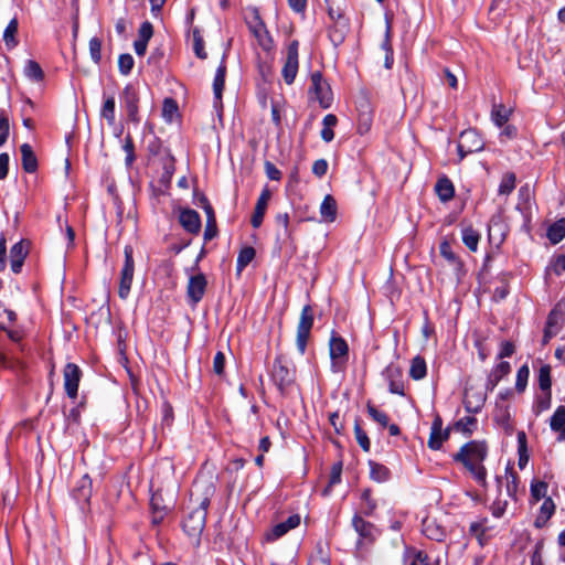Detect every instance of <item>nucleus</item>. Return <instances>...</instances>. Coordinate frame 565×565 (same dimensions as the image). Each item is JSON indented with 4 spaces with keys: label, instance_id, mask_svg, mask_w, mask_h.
<instances>
[{
    "label": "nucleus",
    "instance_id": "obj_16",
    "mask_svg": "<svg viewBox=\"0 0 565 565\" xmlns=\"http://www.w3.org/2000/svg\"><path fill=\"white\" fill-rule=\"evenodd\" d=\"M207 280L204 274L199 273L189 278L186 286V296L189 298L190 303L196 305L199 303L206 290Z\"/></svg>",
    "mask_w": 565,
    "mask_h": 565
},
{
    "label": "nucleus",
    "instance_id": "obj_6",
    "mask_svg": "<svg viewBox=\"0 0 565 565\" xmlns=\"http://www.w3.org/2000/svg\"><path fill=\"white\" fill-rule=\"evenodd\" d=\"M124 266L120 270V279H119V288H118V296L121 299H127L130 289L131 284L134 279V273H135V260H134V249L131 245H126L124 248Z\"/></svg>",
    "mask_w": 565,
    "mask_h": 565
},
{
    "label": "nucleus",
    "instance_id": "obj_13",
    "mask_svg": "<svg viewBox=\"0 0 565 565\" xmlns=\"http://www.w3.org/2000/svg\"><path fill=\"white\" fill-rule=\"evenodd\" d=\"M352 526L359 535L358 544H372L380 535V530L363 515L355 513L352 518Z\"/></svg>",
    "mask_w": 565,
    "mask_h": 565
},
{
    "label": "nucleus",
    "instance_id": "obj_40",
    "mask_svg": "<svg viewBox=\"0 0 565 565\" xmlns=\"http://www.w3.org/2000/svg\"><path fill=\"white\" fill-rule=\"evenodd\" d=\"M381 47L385 52L384 66H385V68L391 70L393 66V63H394V53H393V47H392V43H391V24L390 23H387V25H386L385 36L381 44Z\"/></svg>",
    "mask_w": 565,
    "mask_h": 565
},
{
    "label": "nucleus",
    "instance_id": "obj_34",
    "mask_svg": "<svg viewBox=\"0 0 565 565\" xmlns=\"http://www.w3.org/2000/svg\"><path fill=\"white\" fill-rule=\"evenodd\" d=\"M512 109L503 104H493L491 109V119L498 127H503L510 119Z\"/></svg>",
    "mask_w": 565,
    "mask_h": 565
},
{
    "label": "nucleus",
    "instance_id": "obj_1",
    "mask_svg": "<svg viewBox=\"0 0 565 565\" xmlns=\"http://www.w3.org/2000/svg\"><path fill=\"white\" fill-rule=\"evenodd\" d=\"M214 494L215 484L211 479H195L191 489L190 499L193 507L189 508V511L184 515L182 529L196 545L200 544L201 535L206 523L207 509Z\"/></svg>",
    "mask_w": 565,
    "mask_h": 565
},
{
    "label": "nucleus",
    "instance_id": "obj_47",
    "mask_svg": "<svg viewBox=\"0 0 565 565\" xmlns=\"http://www.w3.org/2000/svg\"><path fill=\"white\" fill-rule=\"evenodd\" d=\"M341 473L342 462L334 463L330 471L328 484L322 491L323 495H329L332 490V487L341 482Z\"/></svg>",
    "mask_w": 565,
    "mask_h": 565
},
{
    "label": "nucleus",
    "instance_id": "obj_41",
    "mask_svg": "<svg viewBox=\"0 0 565 565\" xmlns=\"http://www.w3.org/2000/svg\"><path fill=\"white\" fill-rule=\"evenodd\" d=\"M116 102L114 96L105 98L103 107L100 109V117L105 119L108 126L113 127L116 122L115 117Z\"/></svg>",
    "mask_w": 565,
    "mask_h": 565
},
{
    "label": "nucleus",
    "instance_id": "obj_17",
    "mask_svg": "<svg viewBox=\"0 0 565 565\" xmlns=\"http://www.w3.org/2000/svg\"><path fill=\"white\" fill-rule=\"evenodd\" d=\"M271 199V191L268 186H264L257 202L255 204V209L250 218V224L254 228L260 227L264 221V216L268 206V203Z\"/></svg>",
    "mask_w": 565,
    "mask_h": 565
},
{
    "label": "nucleus",
    "instance_id": "obj_48",
    "mask_svg": "<svg viewBox=\"0 0 565 565\" xmlns=\"http://www.w3.org/2000/svg\"><path fill=\"white\" fill-rule=\"evenodd\" d=\"M406 562L408 565H429L427 554L416 548L407 550Z\"/></svg>",
    "mask_w": 565,
    "mask_h": 565
},
{
    "label": "nucleus",
    "instance_id": "obj_7",
    "mask_svg": "<svg viewBox=\"0 0 565 565\" xmlns=\"http://www.w3.org/2000/svg\"><path fill=\"white\" fill-rule=\"evenodd\" d=\"M310 81L311 86L309 92L315 94V98L322 108H329L332 104L333 96L328 82L322 77L320 72H313L310 76Z\"/></svg>",
    "mask_w": 565,
    "mask_h": 565
},
{
    "label": "nucleus",
    "instance_id": "obj_58",
    "mask_svg": "<svg viewBox=\"0 0 565 565\" xmlns=\"http://www.w3.org/2000/svg\"><path fill=\"white\" fill-rule=\"evenodd\" d=\"M440 255L451 265H460L459 257L452 252L451 245L444 241L439 245Z\"/></svg>",
    "mask_w": 565,
    "mask_h": 565
},
{
    "label": "nucleus",
    "instance_id": "obj_15",
    "mask_svg": "<svg viewBox=\"0 0 565 565\" xmlns=\"http://www.w3.org/2000/svg\"><path fill=\"white\" fill-rule=\"evenodd\" d=\"M384 380L388 383V391L392 394L404 395V382L402 369L394 363L388 364L382 372Z\"/></svg>",
    "mask_w": 565,
    "mask_h": 565
},
{
    "label": "nucleus",
    "instance_id": "obj_25",
    "mask_svg": "<svg viewBox=\"0 0 565 565\" xmlns=\"http://www.w3.org/2000/svg\"><path fill=\"white\" fill-rule=\"evenodd\" d=\"M349 20H339L338 22H333V24L329 28L328 31V36L333 46L337 47L344 42L347 34L349 33Z\"/></svg>",
    "mask_w": 565,
    "mask_h": 565
},
{
    "label": "nucleus",
    "instance_id": "obj_38",
    "mask_svg": "<svg viewBox=\"0 0 565 565\" xmlns=\"http://www.w3.org/2000/svg\"><path fill=\"white\" fill-rule=\"evenodd\" d=\"M255 248L252 246H246L239 250L236 260L237 275H241V273L252 263V260L255 258Z\"/></svg>",
    "mask_w": 565,
    "mask_h": 565
},
{
    "label": "nucleus",
    "instance_id": "obj_3",
    "mask_svg": "<svg viewBox=\"0 0 565 565\" xmlns=\"http://www.w3.org/2000/svg\"><path fill=\"white\" fill-rule=\"evenodd\" d=\"M329 355L331 371L333 373L343 372L349 360V345L335 331H332L329 340Z\"/></svg>",
    "mask_w": 565,
    "mask_h": 565
},
{
    "label": "nucleus",
    "instance_id": "obj_4",
    "mask_svg": "<svg viewBox=\"0 0 565 565\" xmlns=\"http://www.w3.org/2000/svg\"><path fill=\"white\" fill-rule=\"evenodd\" d=\"M246 23L249 32L256 39L258 45L266 52L274 49V40L262 20L257 9H253L250 14L246 18Z\"/></svg>",
    "mask_w": 565,
    "mask_h": 565
},
{
    "label": "nucleus",
    "instance_id": "obj_64",
    "mask_svg": "<svg viewBox=\"0 0 565 565\" xmlns=\"http://www.w3.org/2000/svg\"><path fill=\"white\" fill-rule=\"evenodd\" d=\"M225 369V355L223 352L218 351L214 355L213 359V371L217 375H222Z\"/></svg>",
    "mask_w": 565,
    "mask_h": 565
},
{
    "label": "nucleus",
    "instance_id": "obj_18",
    "mask_svg": "<svg viewBox=\"0 0 565 565\" xmlns=\"http://www.w3.org/2000/svg\"><path fill=\"white\" fill-rule=\"evenodd\" d=\"M179 222L192 235H196L201 231V217L195 210L182 209L179 214Z\"/></svg>",
    "mask_w": 565,
    "mask_h": 565
},
{
    "label": "nucleus",
    "instance_id": "obj_63",
    "mask_svg": "<svg viewBox=\"0 0 565 565\" xmlns=\"http://www.w3.org/2000/svg\"><path fill=\"white\" fill-rule=\"evenodd\" d=\"M153 35V26L149 21H145L141 23L138 30V39L139 41L148 43L149 40Z\"/></svg>",
    "mask_w": 565,
    "mask_h": 565
},
{
    "label": "nucleus",
    "instance_id": "obj_60",
    "mask_svg": "<svg viewBox=\"0 0 565 565\" xmlns=\"http://www.w3.org/2000/svg\"><path fill=\"white\" fill-rule=\"evenodd\" d=\"M547 493V483L545 481H536L531 483V497L537 502L545 499Z\"/></svg>",
    "mask_w": 565,
    "mask_h": 565
},
{
    "label": "nucleus",
    "instance_id": "obj_27",
    "mask_svg": "<svg viewBox=\"0 0 565 565\" xmlns=\"http://www.w3.org/2000/svg\"><path fill=\"white\" fill-rule=\"evenodd\" d=\"M72 494L78 503H88L92 497V480L88 475L83 476L76 487L73 489Z\"/></svg>",
    "mask_w": 565,
    "mask_h": 565
},
{
    "label": "nucleus",
    "instance_id": "obj_20",
    "mask_svg": "<svg viewBox=\"0 0 565 565\" xmlns=\"http://www.w3.org/2000/svg\"><path fill=\"white\" fill-rule=\"evenodd\" d=\"M487 399V393L475 392L472 387L465 390L463 405L469 414L479 413Z\"/></svg>",
    "mask_w": 565,
    "mask_h": 565
},
{
    "label": "nucleus",
    "instance_id": "obj_5",
    "mask_svg": "<svg viewBox=\"0 0 565 565\" xmlns=\"http://www.w3.org/2000/svg\"><path fill=\"white\" fill-rule=\"evenodd\" d=\"M315 315L310 305L303 306L297 326L296 345L301 355L305 354L310 332L313 326Z\"/></svg>",
    "mask_w": 565,
    "mask_h": 565
},
{
    "label": "nucleus",
    "instance_id": "obj_56",
    "mask_svg": "<svg viewBox=\"0 0 565 565\" xmlns=\"http://www.w3.org/2000/svg\"><path fill=\"white\" fill-rule=\"evenodd\" d=\"M178 114V104L173 98H166L162 105V117L171 122Z\"/></svg>",
    "mask_w": 565,
    "mask_h": 565
},
{
    "label": "nucleus",
    "instance_id": "obj_22",
    "mask_svg": "<svg viewBox=\"0 0 565 565\" xmlns=\"http://www.w3.org/2000/svg\"><path fill=\"white\" fill-rule=\"evenodd\" d=\"M28 246L25 241L15 243L10 249V267L14 274L21 273L25 257L28 256Z\"/></svg>",
    "mask_w": 565,
    "mask_h": 565
},
{
    "label": "nucleus",
    "instance_id": "obj_24",
    "mask_svg": "<svg viewBox=\"0 0 565 565\" xmlns=\"http://www.w3.org/2000/svg\"><path fill=\"white\" fill-rule=\"evenodd\" d=\"M275 222L282 228V235L279 233L277 234V243L279 244L278 250L280 252L285 244H292V230L289 226V214L287 212L278 213L275 216Z\"/></svg>",
    "mask_w": 565,
    "mask_h": 565
},
{
    "label": "nucleus",
    "instance_id": "obj_35",
    "mask_svg": "<svg viewBox=\"0 0 565 565\" xmlns=\"http://www.w3.org/2000/svg\"><path fill=\"white\" fill-rule=\"evenodd\" d=\"M370 466V478L376 482H386L391 478L390 469L376 461H369Z\"/></svg>",
    "mask_w": 565,
    "mask_h": 565
},
{
    "label": "nucleus",
    "instance_id": "obj_62",
    "mask_svg": "<svg viewBox=\"0 0 565 565\" xmlns=\"http://www.w3.org/2000/svg\"><path fill=\"white\" fill-rule=\"evenodd\" d=\"M515 188V175L513 173H507L499 186L500 194H510Z\"/></svg>",
    "mask_w": 565,
    "mask_h": 565
},
{
    "label": "nucleus",
    "instance_id": "obj_51",
    "mask_svg": "<svg viewBox=\"0 0 565 565\" xmlns=\"http://www.w3.org/2000/svg\"><path fill=\"white\" fill-rule=\"evenodd\" d=\"M477 418L473 416H466L456 422L455 428L462 431L463 434H472L477 427Z\"/></svg>",
    "mask_w": 565,
    "mask_h": 565
},
{
    "label": "nucleus",
    "instance_id": "obj_59",
    "mask_svg": "<svg viewBox=\"0 0 565 565\" xmlns=\"http://www.w3.org/2000/svg\"><path fill=\"white\" fill-rule=\"evenodd\" d=\"M134 64H135V61L130 54L125 53V54L119 55L118 70L122 75H125V76L129 75L134 67Z\"/></svg>",
    "mask_w": 565,
    "mask_h": 565
},
{
    "label": "nucleus",
    "instance_id": "obj_45",
    "mask_svg": "<svg viewBox=\"0 0 565 565\" xmlns=\"http://www.w3.org/2000/svg\"><path fill=\"white\" fill-rule=\"evenodd\" d=\"M337 124H338V118L335 115L328 114L323 117V120H322L323 128L321 130V138L323 141L330 142L333 140L334 132H333L332 128L334 126H337Z\"/></svg>",
    "mask_w": 565,
    "mask_h": 565
},
{
    "label": "nucleus",
    "instance_id": "obj_55",
    "mask_svg": "<svg viewBox=\"0 0 565 565\" xmlns=\"http://www.w3.org/2000/svg\"><path fill=\"white\" fill-rule=\"evenodd\" d=\"M366 408H367V414L370 415V417L376 422L377 424H380L383 428L387 427L388 426V416L386 413L377 409L374 405H372L371 403H367L366 405Z\"/></svg>",
    "mask_w": 565,
    "mask_h": 565
},
{
    "label": "nucleus",
    "instance_id": "obj_10",
    "mask_svg": "<svg viewBox=\"0 0 565 565\" xmlns=\"http://www.w3.org/2000/svg\"><path fill=\"white\" fill-rule=\"evenodd\" d=\"M271 376L279 391L284 393L285 390L294 383L295 371L289 367L288 363L281 356H277L273 364Z\"/></svg>",
    "mask_w": 565,
    "mask_h": 565
},
{
    "label": "nucleus",
    "instance_id": "obj_61",
    "mask_svg": "<svg viewBox=\"0 0 565 565\" xmlns=\"http://www.w3.org/2000/svg\"><path fill=\"white\" fill-rule=\"evenodd\" d=\"M89 55L95 64H99L102 60V40L97 36L89 40Z\"/></svg>",
    "mask_w": 565,
    "mask_h": 565
},
{
    "label": "nucleus",
    "instance_id": "obj_23",
    "mask_svg": "<svg viewBox=\"0 0 565 565\" xmlns=\"http://www.w3.org/2000/svg\"><path fill=\"white\" fill-rule=\"evenodd\" d=\"M511 372V365L509 362H499L489 373L484 384L486 392H492L499 382Z\"/></svg>",
    "mask_w": 565,
    "mask_h": 565
},
{
    "label": "nucleus",
    "instance_id": "obj_12",
    "mask_svg": "<svg viewBox=\"0 0 565 565\" xmlns=\"http://www.w3.org/2000/svg\"><path fill=\"white\" fill-rule=\"evenodd\" d=\"M564 313L565 310L562 303L555 305V307L550 311L542 339L543 345H546L551 339L561 331L564 324Z\"/></svg>",
    "mask_w": 565,
    "mask_h": 565
},
{
    "label": "nucleus",
    "instance_id": "obj_57",
    "mask_svg": "<svg viewBox=\"0 0 565 565\" xmlns=\"http://www.w3.org/2000/svg\"><path fill=\"white\" fill-rule=\"evenodd\" d=\"M552 430H559L565 427V406H558L550 420Z\"/></svg>",
    "mask_w": 565,
    "mask_h": 565
},
{
    "label": "nucleus",
    "instance_id": "obj_33",
    "mask_svg": "<svg viewBox=\"0 0 565 565\" xmlns=\"http://www.w3.org/2000/svg\"><path fill=\"white\" fill-rule=\"evenodd\" d=\"M22 156V168L28 173H33L38 169V159L34 154L32 147L29 143H23L20 147Z\"/></svg>",
    "mask_w": 565,
    "mask_h": 565
},
{
    "label": "nucleus",
    "instance_id": "obj_2",
    "mask_svg": "<svg viewBox=\"0 0 565 565\" xmlns=\"http://www.w3.org/2000/svg\"><path fill=\"white\" fill-rule=\"evenodd\" d=\"M488 456V446L484 441L471 440L460 447L452 455V460L461 463L481 487H487V469L483 461Z\"/></svg>",
    "mask_w": 565,
    "mask_h": 565
},
{
    "label": "nucleus",
    "instance_id": "obj_8",
    "mask_svg": "<svg viewBox=\"0 0 565 565\" xmlns=\"http://www.w3.org/2000/svg\"><path fill=\"white\" fill-rule=\"evenodd\" d=\"M299 42L297 40H292L287 46V53L285 63L281 70V75L287 85H291L295 82V78L299 68Z\"/></svg>",
    "mask_w": 565,
    "mask_h": 565
},
{
    "label": "nucleus",
    "instance_id": "obj_31",
    "mask_svg": "<svg viewBox=\"0 0 565 565\" xmlns=\"http://www.w3.org/2000/svg\"><path fill=\"white\" fill-rule=\"evenodd\" d=\"M435 191L441 202H448L455 195L454 184L451 180L445 175L437 180Z\"/></svg>",
    "mask_w": 565,
    "mask_h": 565
},
{
    "label": "nucleus",
    "instance_id": "obj_44",
    "mask_svg": "<svg viewBox=\"0 0 565 565\" xmlns=\"http://www.w3.org/2000/svg\"><path fill=\"white\" fill-rule=\"evenodd\" d=\"M547 237L553 244L559 243L565 237V217L556 221L547 228Z\"/></svg>",
    "mask_w": 565,
    "mask_h": 565
},
{
    "label": "nucleus",
    "instance_id": "obj_28",
    "mask_svg": "<svg viewBox=\"0 0 565 565\" xmlns=\"http://www.w3.org/2000/svg\"><path fill=\"white\" fill-rule=\"evenodd\" d=\"M422 531L426 537L436 542H441L446 537V529L434 519H425Z\"/></svg>",
    "mask_w": 565,
    "mask_h": 565
},
{
    "label": "nucleus",
    "instance_id": "obj_50",
    "mask_svg": "<svg viewBox=\"0 0 565 565\" xmlns=\"http://www.w3.org/2000/svg\"><path fill=\"white\" fill-rule=\"evenodd\" d=\"M537 381H539V386L543 392H551L552 380H551V366L548 364H544L540 367Z\"/></svg>",
    "mask_w": 565,
    "mask_h": 565
},
{
    "label": "nucleus",
    "instance_id": "obj_30",
    "mask_svg": "<svg viewBox=\"0 0 565 565\" xmlns=\"http://www.w3.org/2000/svg\"><path fill=\"white\" fill-rule=\"evenodd\" d=\"M360 513L361 515L365 516H372L374 515L377 503L376 500L372 497V490L370 488H366L362 490L360 495Z\"/></svg>",
    "mask_w": 565,
    "mask_h": 565
},
{
    "label": "nucleus",
    "instance_id": "obj_21",
    "mask_svg": "<svg viewBox=\"0 0 565 565\" xmlns=\"http://www.w3.org/2000/svg\"><path fill=\"white\" fill-rule=\"evenodd\" d=\"M300 524V515L292 514L288 516V519L284 522H280L271 527V530L266 534V539L268 541H275L284 536L290 530L296 529Z\"/></svg>",
    "mask_w": 565,
    "mask_h": 565
},
{
    "label": "nucleus",
    "instance_id": "obj_46",
    "mask_svg": "<svg viewBox=\"0 0 565 565\" xmlns=\"http://www.w3.org/2000/svg\"><path fill=\"white\" fill-rule=\"evenodd\" d=\"M25 76L33 82H41L44 78V72L41 65L33 61L29 60L24 66Z\"/></svg>",
    "mask_w": 565,
    "mask_h": 565
},
{
    "label": "nucleus",
    "instance_id": "obj_36",
    "mask_svg": "<svg viewBox=\"0 0 565 565\" xmlns=\"http://www.w3.org/2000/svg\"><path fill=\"white\" fill-rule=\"evenodd\" d=\"M19 28V21L14 17L12 18L3 32V41L8 49H13L18 45L17 33Z\"/></svg>",
    "mask_w": 565,
    "mask_h": 565
},
{
    "label": "nucleus",
    "instance_id": "obj_54",
    "mask_svg": "<svg viewBox=\"0 0 565 565\" xmlns=\"http://www.w3.org/2000/svg\"><path fill=\"white\" fill-rule=\"evenodd\" d=\"M505 478H507V494L511 498L515 497L518 490V480L519 476L512 468L507 467L505 469Z\"/></svg>",
    "mask_w": 565,
    "mask_h": 565
},
{
    "label": "nucleus",
    "instance_id": "obj_37",
    "mask_svg": "<svg viewBox=\"0 0 565 565\" xmlns=\"http://www.w3.org/2000/svg\"><path fill=\"white\" fill-rule=\"evenodd\" d=\"M320 214L324 221L333 222L337 216V202L331 195H326L321 205Z\"/></svg>",
    "mask_w": 565,
    "mask_h": 565
},
{
    "label": "nucleus",
    "instance_id": "obj_11",
    "mask_svg": "<svg viewBox=\"0 0 565 565\" xmlns=\"http://www.w3.org/2000/svg\"><path fill=\"white\" fill-rule=\"evenodd\" d=\"M484 147V142L480 135L475 129H468L460 134L457 149L460 156V159H463L466 156L478 152L482 150Z\"/></svg>",
    "mask_w": 565,
    "mask_h": 565
},
{
    "label": "nucleus",
    "instance_id": "obj_9",
    "mask_svg": "<svg viewBox=\"0 0 565 565\" xmlns=\"http://www.w3.org/2000/svg\"><path fill=\"white\" fill-rule=\"evenodd\" d=\"M121 105L127 113L128 120L138 125L139 117V93L134 84H128L121 92Z\"/></svg>",
    "mask_w": 565,
    "mask_h": 565
},
{
    "label": "nucleus",
    "instance_id": "obj_42",
    "mask_svg": "<svg viewBox=\"0 0 565 565\" xmlns=\"http://www.w3.org/2000/svg\"><path fill=\"white\" fill-rule=\"evenodd\" d=\"M427 374V366L424 358L417 355L412 360L411 369H409V376L415 380L419 381L423 380Z\"/></svg>",
    "mask_w": 565,
    "mask_h": 565
},
{
    "label": "nucleus",
    "instance_id": "obj_26",
    "mask_svg": "<svg viewBox=\"0 0 565 565\" xmlns=\"http://www.w3.org/2000/svg\"><path fill=\"white\" fill-rule=\"evenodd\" d=\"M162 164V173L159 178V182L164 188H169L171 184L172 177L175 171V160L171 152L167 149L164 150V157L161 159Z\"/></svg>",
    "mask_w": 565,
    "mask_h": 565
},
{
    "label": "nucleus",
    "instance_id": "obj_52",
    "mask_svg": "<svg viewBox=\"0 0 565 565\" xmlns=\"http://www.w3.org/2000/svg\"><path fill=\"white\" fill-rule=\"evenodd\" d=\"M354 435H355V439H356L359 446L364 451H366V452L370 451L371 441H370V439L367 437V434L361 427V425L359 423V419H355V423H354Z\"/></svg>",
    "mask_w": 565,
    "mask_h": 565
},
{
    "label": "nucleus",
    "instance_id": "obj_43",
    "mask_svg": "<svg viewBox=\"0 0 565 565\" xmlns=\"http://www.w3.org/2000/svg\"><path fill=\"white\" fill-rule=\"evenodd\" d=\"M206 225L204 230V241H211L217 235L216 218L212 206L205 209Z\"/></svg>",
    "mask_w": 565,
    "mask_h": 565
},
{
    "label": "nucleus",
    "instance_id": "obj_32",
    "mask_svg": "<svg viewBox=\"0 0 565 565\" xmlns=\"http://www.w3.org/2000/svg\"><path fill=\"white\" fill-rule=\"evenodd\" d=\"M480 237V233L471 225L461 226V239L469 250L477 252Z\"/></svg>",
    "mask_w": 565,
    "mask_h": 565
},
{
    "label": "nucleus",
    "instance_id": "obj_19",
    "mask_svg": "<svg viewBox=\"0 0 565 565\" xmlns=\"http://www.w3.org/2000/svg\"><path fill=\"white\" fill-rule=\"evenodd\" d=\"M448 437L449 429L443 430V420L440 416H436L431 424L430 436L427 443L428 447L433 450H439Z\"/></svg>",
    "mask_w": 565,
    "mask_h": 565
},
{
    "label": "nucleus",
    "instance_id": "obj_29",
    "mask_svg": "<svg viewBox=\"0 0 565 565\" xmlns=\"http://www.w3.org/2000/svg\"><path fill=\"white\" fill-rule=\"evenodd\" d=\"M225 58V56H223ZM225 75H226V64L225 61L222 60L221 64L216 68L214 81H213V93H214V104L221 103L222 93L225 85Z\"/></svg>",
    "mask_w": 565,
    "mask_h": 565
},
{
    "label": "nucleus",
    "instance_id": "obj_39",
    "mask_svg": "<svg viewBox=\"0 0 565 565\" xmlns=\"http://www.w3.org/2000/svg\"><path fill=\"white\" fill-rule=\"evenodd\" d=\"M555 511V504L551 498H545L540 509V514L535 520V526L542 527L553 515Z\"/></svg>",
    "mask_w": 565,
    "mask_h": 565
},
{
    "label": "nucleus",
    "instance_id": "obj_49",
    "mask_svg": "<svg viewBox=\"0 0 565 565\" xmlns=\"http://www.w3.org/2000/svg\"><path fill=\"white\" fill-rule=\"evenodd\" d=\"M494 420L499 426H501L505 430L507 434H512L513 426L511 424L510 413L507 407L498 409V412L494 415Z\"/></svg>",
    "mask_w": 565,
    "mask_h": 565
},
{
    "label": "nucleus",
    "instance_id": "obj_53",
    "mask_svg": "<svg viewBox=\"0 0 565 565\" xmlns=\"http://www.w3.org/2000/svg\"><path fill=\"white\" fill-rule=\"evenodd\" d=\"M529 376H530V369H529L527 364H523L522 366L519 367V370L516 372L515 390L519 393H522L525 391Z\"/></svg>",
    "mask_w": 565,
    "mask_h": 565
},
{
    "label": "nucleus",
    "instance_id": "obj_14",
    "mask_svg": "<svg viewBox=\"0 0 565 565\" xmlns=\"http://www.w3.org/2000/svg\"><path fill=\"white\" fill-rule=\"evenodd\" d=\"M82 370L75 363H67L63 370L64 388L67 396L72 399L77 397L78 385L82 379Z\"/></svg>",
    "mask_w": 565,
    "mask_h": 565
}]
</instances>
